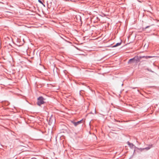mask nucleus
<instances>
[{
    "label": "nucleus",
    "instance_id": "obj_11",
    "mask_svg": "<svg viewBox=\"0 0 159 159\" xmlns=\"http://www.w3.org/2000/svg\"><path fill=\"white\" fill-rule=\"evenodd\" d=\"M80 95H81V93H80Z\"/></svg>",
    "mask_w": 159,
    "mask_h": 159
},
{
    "label": "nucleus",
    "instance_id": "obj_6",
    "mask_svg": "<svg viewBox=\"0 0 159 159\" xmlns=\"http://www.w3.org/2000/svg\"><path fill=\"white\" fill-rule=\"evenodd\" d=\"M121 44V42L118 43H116L115 45L113 47H116L120 45Z\"/></svg>",
    "mask_w": 159,
    "mask_h": 159
},
{
    "label": "nucleus",
    "instance_id": "obj_5",
    "mask_svg": "<svg viewBox=\"0 0 159 159\" xmlns=\"http://www.w3.org/2000/svg\"><path fill=\"white\" fill-rule=\"evenodd\" d=\"M127 143L128 145L131 148H132L133 147L134 145L132 143H130L129 142H128Z\"/></svg>",
    "mask_w": 159,
    "mask_h": 159
},
{
    "label": "nucleus",
    "instance_id": "obj_3",
    "mask_svg": "<svg viewBox=\"0 0 159 159\" xmlns=\"http://www.w3.org/2000/svg\"><path fill=\"white\" fill-rule=\"evenodd\" d=\"M82 121V120H81L78 121L77 122H73V123L75 126H76L78 125Z\"/></svg>",
    "mask_w": 159,
    "mask_h": 159
},
{
    "label": "nucleus",
    "instance_id": "obj_9",
    "mask_svg": "<svg viewBox=\"0 0 159 159\" xmlns=\"http://www.w3.org/2000/svg\"><path fill=\"white\" fill-rule=\"evenodd\" d=\"M148 70L149 71H150V72H153V71H152L151 70H150V69H148Z\"/></svg>",
    "mask_w": 159,
    "mask_h": 159
},
{
    "label": "nucleus",
    "instance_id": "obj_2",
    "mask_svg": "<svg viewBox=\"0 0 159 159\" xmlns=\"http://www.w3.org/2000/svg\"><path fill=\"white\" fill-rule=\"evenodd\" d=\"M44 98L43 97H39L37 99V104L39 106H40L41 104H43L44 103Z\"/></svg>",
    "mask_w": 159,
    "mask_h": 159
},
{
    "label": "nucleus",
    "instance_id": "obj_14",
    "mask_svg": "<svg viewBox=\"0 0 159 159\" xmlns=\"http://www.w3.org/2000/svg\"><path fill=\"white\" fill-rule=\"evenodd\" d=\"M148 47V45L146 46V47Z\"/></svg>",
    "mask_w": 159,
    "mask_h": 159
},
{
    "label": "nucleus",
    "instance_id": "obj_12",
    "mask_svg": "<svg viewBox=\"0 0 159 159\" xmlns=\"http://www.w3.org/2000/svg\"><path fill=\"white\" fill-rule=\"evenodd\" d=\"M145 46H146V44L144 46V47H145Z\"/></svg>",
    "mask_w": 159,
    "mask_h": 159
},
{
    "label": "nucleus",
    "instance_id": "obj_13",
    "mask_svg": "<svg viewBox=\"0 0 159 159\" xmlns=\"http://www.w3.org/2000/svg\"><path fill=\"white\" fill-rule=\"evenodd\" d=\"M135 88H133V89H135Z\"/></svg>",
    "mask_w": 159,
    "mask_h": 159
},
{
    "label": "nucleus",
    "instance_id": "obj_8",
    "mask_svg": "<svg viewBox=\"0 0 159 159\" xmlns=\"http://www.w3.org/2000/svg\"><path fill=\"white\" fill-rule=\"evenodd\" d=\"M150 27V26H147L145 28H144V29H147V28H149V27Z\"/></svg>",
    "mask_w": 159,
    "mask_h": 159
},
{
    "label": "nucleus",
    "instance_id": "obj_10",
    "mask_svg": "<svg viewBox=\"0 0 159 159\" xmlns=\"http://www.w3.org/2000/svg\"><path fill=\"white\" fill-rule=\"evenodd\" d=\"M61 37L62 39H64L63 38V37H61Z\"/></svg>",
    "mask_w": 159,
    "mask_h": 159
},
{
    "label": "nucleus",
    "instance_id": "obj_7",
    "mask_svg": "<svg viewBox=\"0 0 159 159\" xmlns=\"http://www.w3.org/2000/svg\"><path fill=\"white\" fill-rule=\"evenodd\" d=\"M38 2L40 3L41 4H42L44 6H45V5L43 4L42 2V1L41 0H38Z\"/></svg>",
    "mask_w": 159,
    "mask_h": 159
},
{
    "label": "nucleus",
    "instance_id": "obj_4",
    "mask_svg": "<svg viewBox=\"0 0 159 159\" xmlns=\"http://www.w3.org/2000/svg\"><path fill=\"white\" fill-rule=\"evenodd\" d=\"M152 147V145L149 146L148 147H147V148H143L142 149H141V150H143L144 149H146V150H148L149 149Z\"/></svg>",
    "mask_w": 159,
    "mask_h": 159
},
{
    "label": "nucleus",
    "instance_id": "obj_1",
    "mask_svg": "<svg viewBox=\"0 0 159 159\" xmlns=\"http://www.w3.org/2000/svg\"><path fill=\"white\" fill-rule=\"evenodd\" d=\"M153 57V56H135L134 58L130 59L128 61V63L130 64L134 63H138L140 61V60L142 58H144L146 59H148L149 58H152Z\"/></svg>",
    "mask_w": 159,
    "mask_h": 159
}]
</instances>
